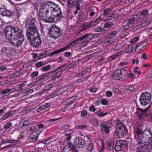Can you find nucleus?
Instances as JSON below:
<instances>
[{
    "label": "nucleus",
    "mask_w": 152,
    "mask_h": 152,
    "mask_svg": "<svg viewBox=\"0 0 152 152\" xmlns=\"http://www.w3.org/2000/svg\"><path fill=\"white\" fill-rule=\"evenodd\" d=\"M38 13L39 18L46 23L52 22L55 18H61L62 14L59 5L52 1L43 3Z\"/></svg>",
    "instance_id": "f257e3e1"
},
{
    "label": "nucleus",
    "mask_w": 152,
    "mask_h": 152,
    "mask_svg": "<svg viewBox=\"0 0 152 152\" xmlns=\"http://www.w3.org/2000/svg\"><path fill=\"white\" fill-rule=\"evenodd\" d=\"M35 22V18H29L26 20L25 28L27 39L33 48H38L40 46L42 40Z\"/></svg>",
    "instance_id": "f03ea898"
},
{
    "label": "nucleus",
    "mask_w": 152,
    "mask_h": 152,
    "mask_svg": "<svg viewBox=\"0 0 152 152\" xmlns=\"http://www.w3.org/2000/svg\"><path fill=\"white\" fill-rule=\"evenodd\" d=\"M3 33L6 38L15 47L20 46L23 42V31L18 27L7 26L4 29Z\"/></svg>",
    "instance_id": "7ed1b4c3"
},
{
    "label": "nucleus",
    "mask_w": 152,
    "mask_h": 152,
    "mask_svg": "<svg viewBox=\"0 0 152 152\" xmlns=\"http://www.w3.org/2000/svg\"><path fill=\"white\" fill-rule=\"evenodd\" d=\"M128 133V129L126 125L123 122L118 120L115 126V129L113 135V137L115 138L117 137L121 138L126 136Z\"/></svg>",
    "instance_id": "20e7f679"
},
{
    "label": "nucleus",
    "mask_w": 152,
    "mask_h": 152,
    "mask_svg": "<svg viewBox=\"0 0 152 152\" xmlns=\"http://www.w3.org/2000/svg\"><path fill=\"white\" fill-rule=\"evenodd\" d=\"M62 30L59 27L55 25L51 26L48 34L49 37L53 39H56L60 37Z\"/></svg>",
    "instance_id": "39448f33"
},
{
    "label": "nucleus",
    "mask_w": 152,
    "mask_h": 152,
    "mask_svg": "<svg viewBox=\"0 0 152 152\" xmlns=\"http://www.w3.org/2000/svg\"><path fill=\"white\" fill-rule=\"evenodd\" d=\"M151 98V94L146 92L141 93L140 97V103L141 105L145 106L149 104Z\"/></svg>",
    "instance_id": "423d86ee"
},
{
    "label": "nucleus",
    "mask_w": 152,
    "mask_h": 152,
    "mask_svg": "<svg viewBox=\"0 0 152 152\" xmlns=\"http://www.w3.org/2000/svg\"><path fill=\"white\" fill-rule=\"evenodd\" d=\"M77 98L76 96H74L67 99L63 103V104L65 105V107L64 108L63 111L65 112L69 110H72L74 107L71 106L72 104L74 103V101Z\"/></svg>",
    "instance_id": "0eeeda50"
},
{
    "label": "nucleus",
    "mask_w": 152,
    "mask_h": 152,
    "mask_svg": "<svg viewBox=\"0 0 152 152\" xmlns=\"http://www.w3.org/2000/svg\"><path fill=\"white\" fill-rule=\"evenodd\" d=\"M128 143L127 142L124 140H118L116 142L114 149L115 151L118 152L122 150L127 146Z\"/></svg>",
    "instance_id": "6e6552de"
},
{
    "label": "nucleus",
    "mask_w": 152,
    "mask_h": 152,
    "mask_svg": "<svg viewBox=\"0 0 152 152\" xmlns=\"http://www.w3.org/2000/svg\"><path fill=\"white\" fill-rule=\"evenodd\" d=\"M69 143L75 147V148L77 150V148H80L81 146L83 147L86 144V142L83 138L79 137L75 139L74 141V144L72 143L68 142V145H69Z\"/></svg>",
    "instance_id": "1a4fd4ad"
},
{
    "label": "nucleus",
    "mask_w": 152,
    "mask_h": 152,
    "mask_svg": "<svg viewBox=\"0 0 152 152\" xmlns=\"http://www.w3.org/2000/svg\"><path fill=\"white\" fill-rule=\"evenodd\" d=\"M2 54L7 56L10 57L13 55L15 53L14 48L11 47H4L1 49Z\"/></svg>",
    "instance_id": "9d476101"
},
{
    "label": "nucleus",
    "mask_w": 152,
    "mask_h": 152,
    "mask_svg": "<svg viewBox=\"0 0 152 152\" xmlns=\"http://www.w3.org/2000/svg\"><path fill=\"white\" fill-rule=\"evenodd\" d=\"M151 107V105H149L145 110H143L139 107L137 108L135 114L137 117L140 120H142L144 119L147 112L149 110Z\"/></svg>",
    "instance_id": "9b49d317"
},
{
    "label": "nucleus",
    "mask_w": 152,
    "mask_h": 152,
    "mask_svg": "<svg viewBox=\"0 0 152 152\" xmlns=\"http://www.w3.org/2000/svg\"><path fill=\"white\" fill-rule=\"evenodd\" d=\"M0 15L3 16L12 18L14 17V13L13 11L7 10L4 6H1L0 7Z\"/></svg>",
    "instance_id": "f8f14e48"
},
{
    "label": "nucleus",
    "mask_w": 152,
    "mask_h": 152,
    "mask_svg": "<svg viewBox=\"0 0 152 152\" xmlns=\"http://www.w3.org/2000/svg\"><path fill=\"white\" fill-rule=\"evenodd\" d=\"M138 141V142L145 143L149 144L152 143V138L151 137L146 136L143 133L140 137Z\"/></svg>",
    "instance_id": "ddd939ff"
},
{
    "label": "nucleus",
    "mask_w": 152,
    "mask_h": 152,
    "mask_svg": "<svg viewBox=\"0 0 152 152\" xmlns=\"http://www.w3.org/2000/svg\"><path fill=\"white\" fill-rule=\"evenodd\" d=\"M138 147L137 152H145L150 144L145 143L138 142Z\"/></svg>",
    "instance_id": "4468645a"
},
{
    "label": "nucleus",
    "mask_w": 152,
    "mask_h": 152,
    "mask_svg": "<svg viewBox=\"0 0 152 152\" xmlns=\"http://www.w3.org/2000/svg\"><path fill=\"white\" fill-rule=\"evenodd\" d=\"M108 123L104 122L102 123L100 125V128L102 132H104L105 134H108L110 133V126H107Z\"/></svg>",
    "instance_id": "2eb2a0df"
},
{
    "label": "nucleus",
    "mask_w": 152,
    "mask_h": 152,
    "mask_svg": "<svg viewBox=\"0 0 152 152\" xmlns=\"http://www.w3.org/2000/svg\"><path fill=\"white\" fill-rule=\"evenodd\" d=\"M142 128L140 126H138L135 127L134 130V136L135 139L138 140L140 137L143 133Z\"/></svg>",
    "instance_id": "dca6fc26"
},
{
    "label": "nucleus",
    "mask_w": 152,
    "mask_h": 152,
    "mask_svg": "<svg viewBox=\"0 0 152 152\" xmlns=\"http://www.w3.org/2000/svg\"><path fill=\"white\" fill-rule=\"evenodd\" d=\"M83 0H67L68 6L71 8L75 7V6L80 5V3Z\"/></svg>",
    "instance_id": "f3484780"
},
{
    "label": "nucleus",
    "mask_w": 152,
    "mask_h": 152,
    "mask_svg": "<svg viewBox=\"0 0 152 152\" xmlns=\"http://www.w3.org/2000/svg\"><path fill=\"white\" fill-rule=\"evenodd\" d=\"M66 91V90L65 89V88H62L54 91V92L52 93L51 94L49 95L48 96V97L49 98H53L55 96H56L61 95V94L65 92Z\"/></svg>",
    "instance_id": "a211bd4d"
},
{
    "label": "nucleus",
    "mask_w": 152,
    "mask_h": 152,
    "mask_svg": "<svg viewBox=\"0 0 152 152\" xmlns=\"http://www.w3.org/2000/svg\"><path fill=\"white\" fill-rule=\"evenodd\" d=\"M147 43L144 42L138 45L135 44L136 49L140 52H142L147 47Z\"/></svg>",
    "instance_id": "6ab92c4d"
},
{
    "label": "nucleus",
    "mask_w": 152,
    "mask_h": 152,
    "mask_svg": "<svg viewBox=\"0 0 152 152\" xmlns=\"http://www.w3.org/2000/svg\"><path fill=\"white\" fill-rule=\"evenodd\" d=\"M120 69H118L116 70L115 72L112 75V77H114L117 80H124V78H123L121 73H120H120H118V71L119 72H120Z\"/></svg>",
    "instance_id": "aec40b11"
},
{
    "label": "nucleus",
    "mask_w": 152,
    "mask_h": 152,
    "mask_svg": "<svg viewBox=\"0 0 152 152\" xmlns=\"http://www.w3.org/2000/svg\"><path fill=\"white\" fill-rule=\"evenodd\" d=\"M148 126L147 125L145 128L143 132V133L148 137H151L152 138V131L151 129L148 127Z\"/></svg>",
    "instance_id": "412c9836"
},
{
    "label": "nucleus",
    "mask_w": 152,
    "mask_h": 152,
    "mask_svg": "<svg viewBox=\"0 0 152 152\" xmlns=\"http://www.w3.org/2000/svg\"><path fill=\"white\" fill-rule=\"evenodd\" d=\"M148 11L147 10L145 9L143 10L141 12H139L138 14L134 15V16H136L138 18H142L148 15Z\"/></svg>",
    "instance_id": "4be33fe9"
},
{
    "label": "nucleus",
    "mask_w": 152,
    "mask_h": 152,
    "mask_svg": "<svg viewBox=\"0 0 152 152\" xmlns=\"http://www.w3.org/2000/svg\"><path fill=\"white\" fill-rule=\"evenodd\" d=\"M107 144L108 150H112L114 147V140L111 138L109 139L107 141Z\"/></svg>",
    "instance_id": "5701e85b"
},
{
    "label": "nucleus",
    "mask_w": 152,
    "mask_h": 152,
    "mask_svg": "<svg viewBox=\"0 0 152 152\" xmlns=\"http://www.w3.org/2000/svg\"><path fill=\"white\" fill-rule=\"evenodd\" d=\"M69 67H68L66 65H64L58 67L57 68L53 70V72H55L59 70L61 73L62 74L64 72L68 70Z\"/></svg>",
    "instance_id": "b1692460"
},
{
    "label": "nucleus",
    "mask_w": 152,
    "mask_h": 152,
    "mask_svg": "<svg viewBox=\"0 0 152 152\" xmlns=\"http://www.w3.org/2000/svg\"><path fill=\"white\" fill-rule=\"evenodd\" d=\"M128 69L127 68H123L120 69V72H118V73H120L122 74L121 75L122 76L123 78L124 77H127L128 75Z\"/></svg>",
    "instance_id": "393cba45"
},
{
    "label": "nucleus",
    "mask_w": 152,
    "mask_h": 152,
    "mask_svg": "<svg viewBox=\"0 0 152 152\" xmlns=\"http://www.w3.org/2000/svg\"><path fill=\"white\" fill-rule=\"evenodd\" d=\"M40 133V131L39 130L36 131L35 132H32L30 135V137L33 140H36L38 138L39 134Z\"/></svg>",
    "instance_id": "a878e982"
},
{
    "label": "nucleus",
    "mask_w": 152,
    "mask_h": 152,
    "mask_svg": "<svg viewBox=\"0 0 152 152\" xmlns=\"http://www.w3.org/2000/svg\"><path fill=\"white\" fill-rule=\"evenodd\" d=\"M15 113V112L14 111H11L4 115L1 118V119L5 120L10 117L14 115Z\"/></svg>",
    "instance_id": "bb28decb"
},
{
    "label": "nucleus",
    "mask_w": 152,
    "mask_h": 152,
    "mask_svg": "<svg viewBox=\"0 0 152 152\" xmlns=\"http://www.w3.org/2000/svg\"><path fill=\"white\" fill-rule=\"evenodd\" d=\"M134 15L133 17V18H132L128 21V25H126L125 26H123L122 28L123 30H127L129 28V25L133 23L134 21L135 20V17H134Z\"/></svg>",
    "instance_id": "cd10ccee"
},
{
    "label": "nucleus",
    "mask_w": 152,
    "mask_h": 152,
    "mask_svg": "<svg viewBox=\"0 0 152 152\" xmlns=\"http://www.w3.org/2000/svg\"><path fill=\"white\" fill-rule=\"evenodd\" d=\"M61 74H62L59 70L55 72H53V75L50 76V77L53 79L58 78L61 76Z\"/></svg>",
    "instance_id": "c85d7f7f"
},
{
    "label": "nucleus",
    "mask_w": 152,
    "mask_h": 152,
    "mask_svg": "<svg viewBox=\"0 0 152 152\" xmlns=\"http://www.w3.org/2000/svg\"><path fill=\"white\" fill-rule=\"evenodd\" d=\"M73 131L71 130H68L65 132V134L66 136V140H70L71 138V135L72 134Z\"/></svg>",
    "instance_id": "c756f323"
},
{
    "label": "nucleus",
    "mask_w": 152,
    "mask_h": 152,
    "mask_svg": "<svg viewBox=\"0 0 152 152\" xmlns=\"http://www.w3.org/2000/svg\"><path fill=\"white\" fill-rule=\"evenodd\" d=\"M94 148V143L92 142H90L88 144L87 147V149L88 151L90 152H92Z\"/></svg>",
    "instance_id": "7c9ffc66"
},
{
    "label": "nucleus",
    "mask_w": 152,
    "mask_h": 152,
    "mask_svg": "<svg viewBox=\"0 0 152 152\" xmlns=\"http://www.w3.org/2000/svg\"><path fill=\"white\" fill-rule=\"evenodd\" d=\"M65 48L64 47L61 48L60 49L57 50H56L54 51L51 53L50 54L49 56H53L57 54L60 52H63L65 50H66Z\"/></svg>",
    "instance_id": "2f4dec72"
},
{
    "label": "nucleus",
    "mask_w": 152,
    "mask_h": 152,
    "mask_svg": "<svg viewBox=\"0 0 152 152\" xmlns=\"http://www.w3.org/2000/svg\"><path fill=\"white\" fill-rule=\"evenodd\" d=\"M86 35V38L88 40H91L95 37H96L97 35L96 34H92L91 33H88L86 34H85Z\"/></svg>",
    "instance_id": "473e14b6"
},
{
    "label": "nucleus",
    "mask_w": 152,
    "mask_h": 152,
    "mask_svg": "<svg viewBox=\"0 0 152 152\" xmlns=\"http://www.w3.org/2000/svg\"><path fill=\"white\" fill-rule=\"evenodd\" d=\"M90 123L95 127H97L99 126V123L97 120L96 118L91 119L90 121Z\"/></svg>",
    "instance_id": "72a5a7b5"
},
{
    "label": "nucleus",
    "mask_w": 152,
    "mask_h": 152,
    "mask_svg": "<svg viewBox=\"0 0 152 152\" xmlns=\"http://www.w3.org/2000/svg\"><path fill=\"white\" fill-rule=\"evenodd\" d=\"M78 41L76 39H75L72 42H71L67 46L64 47L65 48V49L66 50H68V49L70 48H71V46H73L75 45V44H77L78 42Z\"/></svg>",
    "instance_id": "f704fd0d"
},
{
    "label": "nucleus",
    "mask_w": 152,
    "mask_h": 152,
    "mask_svg": "<svg viewBox=\"0 0 152 152\" xmlns=\"http://www.w3.org/2000/svg\"><path fill=\"white\" fill-rule=\"evenodd\" d=\"M95 114L100 117H102L105 116L107 114V112L103 113L101 110H99L98 112H96L95 113Z\"/></svg>",
    "instance_id": "c9c22d12"
},
{
    "label": "nucleus",
    "mask_w": 152,
    "mask_h": 152,
    "mask_svg": "<svg viewBox=\"0 0 152 152\" xmlns=\"http://www.w3.org/2000/svg\"><path fill=\"white\" fill-rule=\"evenodd\" d=\"M69 145H68V149L69 151L68 152H78L77 150L75 148V147L71 145L69 143Z\"/></svg>",
    "instance_id": "e433bc0d"
},
{
    "label": "nucleus",
    "mask_w": 152,
    "mask_h": 152,
    "mask_svg": "<svg viewBox=\"0 0 152 152\" xmlns=\"http://www.w3.org/2000/svg\"><path fill=\"white\" fill-rule=\"evenodd\" d=\"M102 16V14H101L99 16L96 20L95 21L92 23V25L94 26L96 25L100 22L102 20V18H101Z\"/></svg>",
    "instance_id": "4c0bfd02"
},
{
    "label": "nucleus",
    "mask_w": 152,
    "mask_h": 152,
    "mask_svg": "<svg viewBox=\"0 0 152 152\" xmlns=\"http://www.w3.org/2000/svg\"><path fill=\"white\" fill-rule=\"evenodd\" d=\"M134 45H135V44L128 46L126 48V52L127 53L132 52L134 50Z\"/></svg>",
    "instance_id": "58836bf2"
},
{
    "label": "nucleus",
    "mask_w": 152,
    "mask_h": 152,
    "mask_svg": "<svg viewBox=\"0 0 152 152\" xmlns=\"http://www.w3.org/2000/svg\"><path fill=\"white\" fill-rule=\"evenodd\" d=\"M117 33L118 32L116 31L115 30L113 31L107 35V37L110 38H113L115 36Z\"/></svg>",
    "instance_id": "ea45409f"
},
{
    "label": "nucleus",
    "mask_w": 152,
    "mask_h": 152,
    "mask_svg": "<svg viewBox=\"0 0 152 152\" xmlns=\"http://www.w3.org/2000/svg\"><path fill=\"white\" fill-rule=\"evenodd\" d=\"M118 53H118L116 54L113 55L112 56H110L108 58V61H111L115 59L116 58L118 57Z\"/></svg>",
    "instance_id": "a19ab883"
},
{
    "label": "nucleus",
    "mask_w": 152,
    "mask_h": 152,
    "mask_svg": "<svg viewBox=\"0 0 152 152\" xmlns=\"http://www.w3.org/2000/svg\"><path fill=\"white\" fill-rule=\"evenodd\" d=\"M111 10H112L110 8H107L104 10L103 11V14H102V15H104L105 16H108Z\"/></svg>",
    "instance_id": "79ce46f5"
},
{
    "label": "nucleus",
    "mask_w": 152,
    "mask_h": 152,
    "mask_svg": "<svg viewBox=\"0 0 152 152\" xmlns=\"http://www.w3.org/2000/svg\"><path fill=\"white\" fill-rule=\"evenodd\" d=\"M101 145L100 146L101 147L100 149V151L103 152L105 149V145L103 140L101 139L100 140Z\"/></svg>",
    "instance_id": "37998d69"
},
{
    "label": "nucleus",
    "mask_w": 152,
    "mask_h": 152,
    "mask_svg": "<svg viewBox=\"0 0 152 152\" xmlns=\"http://www.w3.org/2000/svg\"><path fill=\"white\" fill-rule=\"evenodd\" d=\"M21 70V69L17 70L12 73L13 77L15 78L19 77L21 75V73L20 72Z\"/></svg>",
    "instance_id": "c03bdc74"
},
{
    "label": "nucleus",
    "mask_w": 152,
    "mask_h": 152,
    "mask_svg": "<svg viewBox=\"0 0 152 152\" xmlns=\"http://www.w3.org/2000/svg\"><path fill=\"white\" fill-rule=\"evenodd\" d=\"M9 91V88H6L1 90L0 92V93L1 94L4 95V96H6L10 94Z\"/></svg>",
    "instance_id": "a18cd8bd"
},
{
    "label": "nucleus",
    "mask_w": 152,
    "mask_h": 152,
    "mask_svg": "<svg viewBox=\"0 0 152 152\" xmlns=\"http://www.w3.org/2000/svg\"><path fill=\"white\" fill-rule=\"evenodd\" d=\"M113 22H108L106 23L104 25V27L105 28H110L113 25Z\"/></svg>",
    "instance_id": "49530a36"
},
{
    "label": "nucleus",
    "mask_w": 152,
    "mask_h": 152,
    "mask_svg": "<svg viewBox=\"0 0 152 152\" xmlns=\"http://www.w3.org/2000/svg\"><path fill=\"white\" fill-rule=\"evenodd\" d=\"M47 77L45 75V74H43L42 75H40V76L38 77L37 78V80L38 81H41L42 80H43L44 78L46 77Z\"/></svg>",
    "instance_id": "de8ad7c7"
},
{
    "label": "nucleus",
    "mask_w": 152,
    "mask_h": 152,
    "mask_svg": "<svg viewBox=\"0 0 152 152\" xmlns=\"http://www.w3.org/2000/svg\"><path fill=\"white\" fill-rule=\"evenodd\" d=\"M87 126L86 125H81L75 126V128L76 129H84L86 128Z\"/></svg>",
    "instance_id": "09e8293b"
},
{
    "label": "nucleus",
    "mask_w": 152,
    "mask_h": 152,
    "mask_svg": "<svg viewBox=\"0 0 152 152\" xmlns=\"http://www.w3.org/2000/svg\"><path fill=\"white\" fill-rule=\"evenodd\" d=\"M50 68V65H48L42 67L41 68V70L43 72L49 70Z\"/></svg>",
    "instance_id": "8fccbe9b"
},
{
    "label": "nucleus",
    "mask_w": 152,
    "mask_h": 152,
    "mask_svg": "<svg viewBox=\"0 0 152 152\" xmlns=\"http://www.w3.org/2000/svg\"><path fill=\"white\" fill-rule=\"evenodd\" d=\"M139 63V58L138 57H137L135 59H133L132 60V64L133 65L135 64H138Z\"/></svg>",
    "instance_id": "3c124183"
},
{
    "label": "nucleus",
    "mask_w": 152,
    "mask_h": 152,
    "mask_svg": "<svg viewBox=\"0 0 152 152\" xmlns=\"http://www.w3.org/2000/svg\"><path fill=\"white\" fill-rule=\"evenodd\" d=\"M139 38L138 37H135L131 39L130 40V42L131 43H133L139 40Z\"/></svg>",
    "instance_id": "603ef678"
},
{
    "label": "nucleus",
    "mask_w": 152,
    "mask_h": 152,
    "mask_svg": "<svg viewBox=\"0 0 152 152\" xmlns=\"http://www.w3.org/2000/svg\"><path fill=\"white\" fill-rule=\"evenodd\" d=\"M90 26V25L87 23H84V25L83 26V28L81 29L80 31V32H82L85 29L88 27H89Z\"/></svg>",
    "instance_id": "864d4df0"
},
{
    "label": "nucleus",
    "mask_w": 152,
    "mask_h": 152,
    "mask_svg": "<svg viewBox=\"0 0 152 152\" xmlns=\"http://www.w3.org/2000/svg\"><path fill=\"white\" fill-rule=\"evenodd\" d=\"M138 69V66L135 67L134 70V72L135 74H137V75H139L141 74V72L140 71H138L137 69Z\"/></svg>",
    "instance_id": "5fc2aeb1"
},
{
    "label": "nucleus",
    "mask_w": 152,
    "mask_h": 152,
    "mask_svg": "<svg viewBox=\"0 0 152 152\" xmlns=\"http://www.w3.org/2000/svg\"><path fill=\"white\" fill-rule=\"evenodd\" d=\"M45 52L39 53V56L38 57V59H40L46 57V56H43V55L45 54Z\"/></svg>",
    "instance_id": "6e6d98bb"
},
{
    "label": "nucleus",
    "mask_w": 152,
    "mask_h": 152,
    "mask_svg": "<svg viewBox=\"0 0 152 152\" xmlns=\"http://www.w3.org/2000/svg\"><path fill=\"white\" fill-rule=\"evenodd\" d=\"M52 138V137H48V138H46L44 140H43L42 141L39 142V144L41 143H43L44 144H46L47 142L49 141L50 139Z\"/></svg>",
    "instance_id": "4d7b16f0"
},
{
    "label": "nucleus",
    "mask_w": 152,
    "mask_h": 152,
    "mask_svg": "<svg viewBox=\"0 0 152 152\" xmlns=\"http://www.w3.org/2000/svg\"><path fill=\"white\" fill-rule=\"evenodd\" d=\"M44 65L42 61H39L36 64L35 66L37 67H39Z\"/></svg>",
    "instance_id": "13d9d810"
},
{
    "label": "nucleus",
    "mask_w": 152,
    "mask_h": 152,
    "mask_svg": "<svg viewBox=\"0 0 152 152\" xmlns=\"http://www.w3.org/2000/svg\"><path fill=\"white\" fill-rule=\"evenodd\" d=\"M39 74L38 71L34 72L31 74V76L32 78H33L34 77L37 76Z\"/></svg>",
    "instance_id": "bf43d9fd"
},
{
    "label": "nucleus",
    "mask_w": 152,
    "mask_h": 152,
    "mask_svg": "<svg viewBox=\"0 0 152 152\" xmlns=\"http://www.w3.org/2000/svg\"><path fill=\"white\" fill-rule=\"evenodd\" d=\"M113 91L115 93L117 94H119L121 92L120 90L118 89L115 88H113Z\"/></svg>",
    "instance_id": "052dcab7"
},
{
    "label": "nucleus",
    "mask_w": 152,
    "mask_h": 152,
    "mask_svg": "<svg viewBox=\"0 0 152 152\" xmlns=\"http://www.w3.org/2000/svg\"><path fill=\"white\" fill-rule=\"evenodd\" d=\"M88 12H90L89 15L91 17L93 16L95 14V12L93 11V10L92 9H90Z\"/></svg>",
    "instance_id": "680f3d73"
},
{
    "label": "nucleus",
    "mask_w": 152,
    "mask_h": 152,
    "mask_svg": "<svg viewBox=\"0 0 152 152\" xmlns=\"http://www.w3.org/2000/svg\"><path fill=\"white\" fill-rule=\"evenodd\" d=\"M86 36L85 35H85H84L82 36V37H77V39L78 42L79 41H81V40H83L86 39Z\"/></svg>",
    "instance_id": "e2e57ef3"
},
{
    "label": "nucleus",
    "mask_w": 152,
    "mask_h": 152,
    "mask_svg": "<svg viewBox=\"0 0 152 152\" xmlns=\"http://www.w3.org/2000/svg\"><path fill=\"white\" fill-rule=\"evenodd\" d=\"M135 76V75L133 73H130L129 71L128 75L127 77H128L130 78H134Z\"/></svg>",
    "instance_id": "0e129e2a"
},
{
    "label": "nucleus",
    "mask_w": 152,
    "mask_h": 152,
    "mask_svg": "<svg viewBox=\"0 0 152 152\" xmlns=\"http://www.w3.org/2000/svg\"><path fill=\"white\" fill-rule=\"evenodd\" d=\"M12 125V124L10 122H9L4 125V128L6 129H8L10 128Z\"/></svg>",
    "instance_id": "69168bd1"
},
{
    "label": "nucleus",
    "mask_w": 152,
    "mask_h": 152,
    "mask_svg": "<svg viewBox=\"0 0 152 152\" xmlns=\"http://www.w3.org/2000/svg\"><path fill=\"white\" fill-rule=\"evenodd\" d=\"M87 111L86 110H83L81 113V116L82 117H85L87 114Z\"/></svg>",
    "instance_id": "338daca9"
},
{
    "label": "nucleus",
    "mask_w": 152,
    "mask_h": 152,
    "mask_svg": "<svg viewBox=\"0 0 152 152\" xmlns=\"http://www.w3.org/2000/svg\"><path fill=\"white\" fill-rule=\"evenodd\" d=\"M106 96L108 97H110L113 94L112 92L110 91H107L105 94Z\"/></svg>",
    "instance_id": "774afa93"
}]
</instances>
